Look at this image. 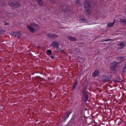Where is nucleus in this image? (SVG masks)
<instances>
[{"instance_id":"a878e982","label":"nucleus","mask_w":126,"mask_h":126,"mask_svg":"<svg viewBox=\"0 0 126 126\" xmlns=\"http://www.w3.org/2000/svg\"><path fill=\"white\" fill-rule=\"evenodd\" d=\"M123 72L125 73L126 72V67L125 66L124 67L123 69Z\"/></svg>"},{"instance_id":"9b49d317","label":"nucleus","mask_w":126,"mask_h":126,"mask_svg":"<svg viewBox=\"0 0 126 126\" xmlns=\"http://www.w3.org/2000/svg\"><path fill=\"white\" fill-rule=\"evenodd\" d=\"M99 71L98 70H96L93 73L92 76L94 77H96L98 76L99 74Z\"/></svg>"},{"instance_id":"aec40b11","label":"nucleus","mask_w":126,"mask_h":126,"mask_svg":"<svg viewBox=\"0 0 126 126\" xmlns=\"http://www.w3.org/2000/svg\"><path fill=\"white\" fill-rule=\"evenodd\" d=\"M121 81V79L118 78H116L114 80V82H115L119 83Z\"/></svg>"},{"instance_id":"20e7f679","label":"nucleus","mask_w":126,"mask_h":126,"mask_svg":"<svg viewBox=\"0 0 126 126\" xmlns=\"http://www.w3.org/2000/svg\"><path fill=\"white\" fill-rule=\"evenodd\" d=\"M61 7L62 11H63L64 12L67 11L69 10L68 6L65 5L64 4H63L61 6Z\"/></svg>"},{"instance_id":"5701e85b","label":"nucleus","mask_w":126,"mask_h":126,"mask_svg":"<svg viewBox=\"0 0 126 126\" xmlns=\"http://www.w3.org/2000/svg\"><path fill=\"white\" fill-rule=\"evenodd\" d=\"M46 54L48 55H50L52 54V52L50 50H48L47 51Z\"/></svg>"},{"instance_id":"bb28decb","label":"nucleus","mask_w":126,"mask_h":126,"mask_svg":"<svg viewBox=\"0 0 126 126\" xmlns=\"http://www.w3.org/2000/svg\"><path fill=\"white\" fill-rule=\"evenodd\" d=\"M112 40L111 39H108L104 40L103 41H110V40Z\"/></svg>"},{"instance_id":"423d86ee","label":"nucleus","mask_w":126,"mask_h":126,"mask_svg":"<svg viewBox=\"0 0 126 126\" xmlns=\"http://www.w3.org/2000/svg\"><path fill=\"white\" fill-rule=\"evenodd\" d=\"M47 36L50 38H56L58 37V35L53 34L47 33Z\"/></svg>"},{"instance_id":"dca6fc26","label":"nucleus","mask_w":126,"mask_h":126,"mask_svg":"<svg viewBox=\"0 0 126 126\" xmlns=\"http://www.w3.org/2000/svg\"><path fill=\"white\" fill-rule=\"evenodd\" d=\"M72 111H69L67 112V113L65 115V117H64V120H66V119L67 118L69 117V115L71 113Z\"/></svg>"},{"instance_id":"ddd939ff","label":"nucleus","mask_w":126,"mask_h":126,"mask_svg":"<svg viewBox=\"0 0 126 126\" xmlns=\"http://www.w3.org/2000/svg\"><path fill=\"white\" fill-rule=\"evenodd\" d=\"M117 59L119 61H121L120 62L118 63H122L124 60V56H121L117 58Z\"/></svg>"},{"instance_id":"c85d7f7f","label":"nucleus","mask_w":126,"mask_h":126,"mask_svg":"<svg viewBox=\"0 0 126 126\" xmlns=\"http://www.w3.org/2000/svg\"><path fill=\"white\" fill-rule=\"evenodd\" d=\"M76 50L78 52L80 51V50L78 48H76Z\"/></svg>"},{"instance_id":"0eeeda50","label":"nucleus","mask_w":126,"mask_h":126,"mask_svg":"<svg viewBox=\"0 0 126 126\" xmlns=\"http://www.w3.org/2000/svg\"><path fill=\"white\" fill-rule=\"evenodd\" d=\"M52 45L54 47H56L57 49L59 48V44L57 41H53L52 43Z\"/></svg>"},{"instance_id":"9d476101","label":"nucleus","mask_w":126,"mask_h":126,"mask_svg":"<svg viewBox=\"0 0 126 126\" xmlns=\"http://www.w3.org/2000/svg\"><path fill=\"white\" fill-rule=\"evenodd\" d=\"M27 27L29 31L31 32H33L35 31V29L30 26L28 25L27 26Z\"/></svg>"},{"instance_id":"72a5a7b5","label":"nucleus","mask_w":126,"mask_h":126,"mask_svg":"<svg viewBox=\"0 0 126 126\" xmlns=\"http://www.w3.org/2000/svg\"><path fill=\"white\" fill-rule=\"evenodd\" d=\"M125 66L126 67V64H125Z\"/></svg>"},{"instance_id":"1a4fd4ad","label":"nucleus","mask_w":126,"mask_h":126,"mask_svg":"<svg viewBox=\"0 0 126 126\" xmlns=\"http://www.w3.org/2000/svg\"><path fill=\"white\" fill-rule=\"evenodd\" d=\"M79 20L81 21L80 22H87V20L86 18H85L84 16H80L79 18Z\"/></svg>"},{"instance_id":"a211bd4d","label":"nucleus","mask_w":126,"mask_h":126,"mask_svg":"<svg viewBox=\"0 0 126 126\" xmlns=\"http://www.w3.org/2000/svg\"><path fill=\"white\" fill-rule=\"evenodd\" d=\"M75 3L76 5L78 6H81V4L79 0H76Z\"/></svg>"},{"instance_id":"412c9836","label":"nucleus","mask_w":126,"mask_h":126,"mask_svg":"<svg viewBox=\"0 0 126 126\" xmlns=\"http://www.w3.org/2000/svg\"><path fill=\"white\" fill-rule=\"evenodd\" d=\"M124 42H122L121 43H119L118 44V45L119 46L122 47L121 48H122L123 47L125 46V45L124 43Z\"/></svg>"},{"instance_id":"7c9ffc66","label":"nucleus","mask_w":126,"mask_h":126,"mask_svg":"<svg viewBox=\"0 0 126 126\" xmlns=\"http://www.w3.org/2000/svg\"><path fill=\"white\" fill-rule=\"evenodd\" d=\"M77 83L78 82H77V80H76V83L75 84H74V85H76L77 84Z\"/></svg>"},{"instance_id":"393cba45","label":"nucleus","mask_w":126,"mask_h":126,"mask_svg":"<svg viewBox=\"0 0 126 126\" xmlns=\"http://www.w3.org/2000/svg\"><path fill=\"white\" fill-rule=\"evenodd\" d=\"M5 32L2 29H0V33H2L3 34H4Z\"/></svg>"},{"instance_id":"473e14b6","label":"nucleus","mask_w":126,"mask_h":126,"mask_svg":"<svg viewBox=\"0 0 126 126\" xmlns=\"http://www.w3.org/2000/svg\"><path fill=\"white\" fill-rule=\"evenodd\" d=\"M125 15H126V8L125 9Z\"/></svg>"},{"instance_id":"c756f323","label":"nucleus","mask_w":126,"mask_h":126,"mask_svg":"<svg viewBox=\"0 0 126 126\" xmlns=\"http://www.w3.org/2000/svg\"><path fill=\"white\" fill-rule=\"evenodd\" d=\"M50 58L51 59H53L54 58V57L52 55H51Z\"/></svg>"},{"instance_id":"4be33fe9","label":"nucleus","mask_w":126,"mask_h":126,"mask_svg":"<svg viewBox=\"0 0 126 126\" xmlns=\"http://www.w3.org/2000/svg\"><path fill=\"white\" fill-rule=\"evenodd\" d=\"M88 98V96H83V100L84 102H86Z\"/></svg>"},{"instance_id":"f8f14e48","label":"nucleus","mask_w":126,"mask_h":126,"mask_svg":"<svg viewBox=\"0 0 126 126\" xmlns=\"http://www.w3.org/2000/svg\"><path fill=\"white\" fill-rule=\"evenodd\" d=\"M86 90V89L84 88L82 90L81 93H83V96H88L87 93L85 91Z\"/></svg>"},{"instance_id":"cd10ccee","label":"nucleus","mask_w":126,"mask_h":126,"mask_svg":"<svg viewBox=\"0 0 126 126\" xmlns=\"http://www.w3.org/2000/svg\"><path fill=\"white\" fill-rule=\"evenodd\" d=\"M76 88V85H74L73 88L72 89V90H74V89Z\"/></svg>"},{"instance_id":"f3484780","label":"nucleus","mask_w":126,"mask_h":126,"mask_svg":"<svg viewBox=\"0 0 126 126\" xmlns=\"http://www.w3.org/2000/svg\"><path fill=\"white\" fill-rule=\"evenodd\" d=\"M115 23V20H114L113 23H108L107 24V26L108 27H112Z\"/></svg>"},{"instance_id":"6e6552de","label":"nucleus","mask_w":126,"mask_h":126,"mask_svg":"<svg viewBox=\"0 0 126 126\" xmlns=\"http://www.w3.org/2000/svg\"><path fill=\"white\" fill-rule=\"evenodd\" d=\"M118 63L116 62H113L112 64V65L111 66V68L114 71H116L115 68L117 66V64Z\"/></svg>"},{"instance_id":"39448f33","label":"nucleus","mask_w":126,"mask_h":126,"mask_svg":"<svg viewBox=\"0 0 126 126\" xmlns=\"http://www.w3.org/2000/svg\"><path fill=\"white\" fill-rule=\"evenodd\" d=\"M12 35L17 37L18 38H20L21 33L20 32H14L12 34Z\"/></svg>"},{"instance_id":"7ed1b4c3","label":"nucleus","mask_w":126,"mask_h":126,"mask_svg":"<svg viewBox=\"0 0 126 126\" xmlns=\"http://www.w3.org/2000/svg\"><path fill=\"white\" fill-rule=\"evenodd\" d=\"M111 77V76H103L102 78V80L104 82H108L110 80Z\"/></svg>"},{"instance_id":"2f4dec72","label":"nucleus","mask_w":126,"mask_h":126,"mask_svg":"<svg viewBox=\"0 0 126 126\" xmlns=\"http://www.w3.org/2000/svg\"><path fill=\"white\" fill-rule=\"evenodd\" d=\"M9 24V23H4V24L5 25H8V24Z\"/></svg>"},{"instance_id":"2eb2a0df","label":"nucleus","mask_w":126,"mask_h":126,"mask_svg":"<svg viewBox=\"0 0 126 126\" xmlns=\"http://www.w3.org/2000/svg\"><path fill=\"white\" fill-rule=\"evenodd\" d=\"M67 38L71 41H74L76 40V39L75 37L71 36H69Z\"/></svg>"},{"instance_id":"f03ea898","label":"nucleus","mask_w":126,"mask_h":126,"mask_svg":"<svg viewBox=\"0 0 126 126\" xmlns=\"http://www.w3.org/2000/svg\"><path fill=\"white\" fill-rule=\"evenodd\" d=\"M9 4L10 6L16 8H17L20 6L19 2L16 1L9 2Z\"/></svg>"},{"instance_id":"b1692460","label":"nucleus","mask_w":126,"mask_h":126,"mask_svg":"<svg viewBox=\"0 0 126 126\" xmlns=\"http://www.w3.org/2000/svg\"><path fill=\"white\" fill-rule=\"evenodd\" d=\"M57 51L59 52H61L63 53H65V52L63 50L61 49H57Z\"/></svg>"},{"instance_id":"f257e3e1","label":"nucleus","mask_w":126,"mask_h":126,"mask_svg":"<svg viewBox=\"0 0 126 126\" xmlns=\"http://www.w3.org/2000/svg\"><path fill=\"white\" fill-rule=\"evenodd\" d=\"M84 9L89 15L91 13L92 7L91 6L90 2L87 0H85L84 2Z\"/></svg>"},{"instance_id":"6ab92c4d","label":"nucleus","mask_w":126,"mask_h":126,"mask_svg":"<svg viewBox=\"0 0 126 126\" xmlns=\"http://www.w3.org/2000/svg\"><path fill=\"white\" fill-rule=\"evenodd\" d=\"M31 26H33L34 27H37V28L39 27V26L38 25L36 24L35 23L33 22L30 23V25Z\"/></svg>"},{"instance_id":"4468645a","label":"nucleus","mask_w":126,"mask_h":126,"mask_svg":"<svg viewBox=\"0 0 126 126\" xmlns=\"http://www.w3.org/2000/svg\"><path fill=\"white\" fill-rule=\"evenodd\" d=\"M119 21L121 23L125 24L126 23V18L120 19Z\"/></svg>"}]
</instances>
